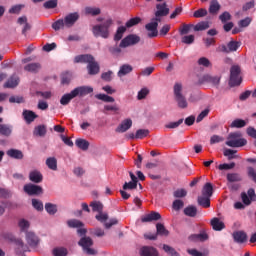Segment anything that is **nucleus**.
Wrapping results in <instances>:
<instances>
[{"label":"nucleus","instance_id":"nucleus-1","mask_svg":"<svg viewBox=\"0 0 256 256\" xmlns=\"http://www.w3.org/2000/svg\"><path fill=\"white\" fill-rule=\"evenodd\" d=\"M113 18L104 20L101 24H96L92 27L94 37H101L102 39H109L111 37V27H113Z\"/></svg>","mask_w":256,"mask_h":256},{"label":"nucleus","instance_id":"nucleus-2","mask_svg":"<svg viewBox=\"0 0 256 256\" xmlns=\"http://www.w3.org/2000/svg\"><path fill=\"white\" fill-rule=\"evenodd\" d=\"M174 101L177 103L179 109H187L189 107L187 98L183 95V85L181 83L174 85Z\"/></svg>","mask_w":256,"mask_h":256},{"label":"nucleus","instance_id":"nucleus-3","mask_svg":"<svg viewBox=\"0 0 256 256\" xmlns=\"http://www.w3.org/2000/svg\"><path fill=\"white\" fill-rule=\"evenodd\" d=\"M243 83V78L241 77V66L233 65L230 68V78L228 81L229 87H239Z\"/></svg>","mask_w":256,"mask_h":256},{"label":"nucleus","instance_id":"nucleus-4","mask_svg":"<svg viewBox=\"0 0 256 256\" xmlns=\"http://www.w3.org/2000/svg\"><path fill=\"white\" fill-rule=\"evenodd\" d=\"M78 245L79 247L82 248L83 253H85L86 255H97V250L92 248L94 245V242L91 237L84 236L80 238V240L78 241Z\"/></svg>","mask_w":256,"mask_h":256},{"label":"nucleus","instance_id":"nucleus-5","mask_svg":"<svg viewBox=\"0 0 256 256\" xmlns=\"http://www.w3.org/2000/svg\"><path fill=\"white\" fill-rule=\"evenodd\" d=\"M239 137H241V133L239 132L230 133L226 145L233 148L245 147L247 145V139Z\"/></svg>","mask_w":256,"mask_h":256},{"label":"nucleus","instance_id":"nucleus-6","mask_svg":"<svg viewBox=\"0 0 256 256\" xmlns=\"http://www.w3.org/2000/svg\"><path fill=\"white\" fill-rule=\"evenodd\" d=\"M25 239L27 245H29L31 249H37V247H39V243H41V239L33 231L26 232Z\"/></svg>","mask_w":256,"mask_h":256},{"label":"nucleus","instance_id":"nucleus-7","mask_svg":"<svg viewBox=\"0 0 256 256\" xmlns=\"http://www.w3.org/2000/svg\"><path fill=\"white\" fill-rule=\"evenodd\" d=\"M140 41H141V37H139L137 34H130L121 40L120 47L125 49V47H131V45H137V43H139Z\"/></svg>","mask_w":256,"mask_h":256},{"label":"nucleus","instance_id":"nucleus-8","mask_svg":"<svg viewBox=\"0 0 256 256\" xmlns=\"http://www.w3.org/2000/svg\"><path fill=\"white\" fill-rule=\"evenodd\" d=\"M24 191L27 195H41L43 194V188L35 184L24 185Z\"/></svg>","mask_w":256,"mask_h":256},{"label":"nucleus","instance_id":"nucleus-9","mask_svg":"<svg viewBox=\"0 0 256 256\" xmlns=\"http://www.w3.org/2000/svg\"><path fill=\"white\" fill-rule=\"evenodd\" d=\"M72 92L74 93V97H85L86 95L93 93V87L79 86L72 90Z\"/></svg>","mask_w":256,"mask_h":256},{"label":"nucleus","instance_id":"nucleus-10","mask_svg":"<svg viewBox=\"0 0 256 256\" xmlns=\"http://www.w3.org/2000/svg\"><path fill=\"white\" fill-rule=\"evenodd\" d=\"M159 27V22H150L145 25L146 31H149L148 37L153 39V37H157L159 35V31L157 28Z\"/></svg>","mask_w":256,"mask_h":256},{"label":"nucleus","instance_id":"nucleus-11","mask_svg":"<svg viewBox=\"0 0 256 256\" xmlns=\"http://www.w3.org/2000/svg\"><path fill=\"white\" fill-rule=\"evenodd\" d=\"M79 12L70 13L65 16L64 23L65 27H73L77 21H79Z\"/></svg>","mask_w":256,"mask_h":256},{"label":"nucleus","instance_id":"nucleus-12","mask_svg":"<svg viewBox=\"0 0 256 256\" xmlns=\"http://www.w3.org/2000/svg\"><path fill=\"white\" fill-rule=\"evenodd\" d=\"M87 71L88 75H98L99 71H101L99 62L95 61V58L87 65Z\"/></svg>","mask_w":256,"mask_h":256},{"label":"nucleus","instance_id":"nucleus-13","mask_svg":"<svg viewBox=\"0 0 256 256\" xmlns=\"http://www.w3.org/2000/svg\"><path fill=\"white\" fill-rule=\"evenodd\" d=\"M161 219V214L156 211H152L141 218L142 223H151V221H159Z\"/></svg>","mask_w":256,"mask_h":256},{"label":"nucleus","instance_id":"nucleus-14","mask_svg":"<svg viewBox=\"0 0 256 256\" xmlns=\"http://www.w3.org/2000/svg\"><path fill=\"white\" fill-rule=\"evenodd\" d=\"M235 243L243 244L247 243V233L245 231H235L232 234Z\"/></svg>","mask_w":256,"mask_h":256},{"label":"nucleus","instance_id":"nucleus-15","mask_svg":"<svg viewBox=\"0 0 256 256\" xmlns=\"http://www.w3.org/2000/svg\"><path fill=\"white\" fill-rule=\"evenodd\" d=\"M157 11L155 12V17H167L169 15V8L167 3L157 4Z\"/></svg>","mask_w":256,"mask_h":256},{"label":"nucleus","instance_id":"nucleus-16","mask_svg":"<svg viewBox=\"0 0 256 256\" xmlns=\"http://www.w3.org/2000/svg\"><path fill=\"white\" fill-rule=\"evenodd\" d=\"M133 126V121L131 119H125L121 122V124L116 128V133H125L129 131Z\"/></svg>","mask_w":256,"mask_h":256},{"label":"nucleus","instance_id":"nucleus-17","mask_svg":"<svg viewBox=\"0 0 256 256\" xmlns=\"http://www.w3.org/2000/svg\"><path fill=\"white\" fill-rule=\"evenodd\" d=\"M22 117L28 125H31V123H33V121H35L39 116L31 110H23Z\"/></svg>","mask_w":256,"mask_h":256},{"label":"nucleus","instance_id":"nucleus-18","mask_svg":"<svg viewBox=\"0 0 256 256\" xmlns=\"http://www.w3.org/2000/svg\"><path fill=\"white\" fill-rule=\"evenodd\" d=\"M94 58L91 54H80L74 57V63H87L89 65Z\"/></svg>","mask_w":256,"mask_h":256},{"label":"nucleus","instance_id":"nucleus-19","mask_svg":"<svg viewBox=\"0 0 256 256\" xmlns=\"http://www.w3.org/2000/svg\"><path fill=\"white\" fill-rule=\"evenodd\" d=\"M140 255L141 256H159V252H157V249L151 246H143L142 248H140Z\"/></svg>","mask_w":256,"mask_h":256},{"label":"nucleus","instance_id":"nucleus-20","mask_svg":"<svg viewBox=\"0 0 256 256\" xmlns=\"http://www.w3.org/2000/svg\"><path fill=\"white\" fill-rule=\"evenodd\" d=\"M0 135L2 137H11L13 135V125L0 124Z\"/></svg>","mask_w":256,"mask_h":256},{"label":"nucleus","instance_id":"nucleus-21","mask_svg":"<svg viewBox=\"0 0 256 256\" xmlns=\"http://www.w3.org/2000/svg\"><path fill=\"white\" fill-rule=\"evenodd\" d=\"M29 179L32 183H42L43 182V174L39 170H32L29 173Z\"/></svg>","mask_w":256,"mask_h":256},{"label":"nucleus","instance_id":"nucleus-22","mask_svg":"<svg viewBox=\"0 0 256 256\" xmlns=\"http://www.w3.org/2000/svg\"><path fill=\"white\" fill-rule=\"evenodd\" d=\"M19 85V78L17 75H12L4 84L5 89H15Z\"/></svg>","mask_w":256,"mask_h":256},{"label":"nucleus","instance_id":"nucleus-23","mask_svg":"<svg viewBox=\"0 0 256 256\" xmlns=\"http://www.w3.org/2000/svg\"><path fill=\"white\" fill-rule=\"evenodd\" d=\"M24 71H28V73H39V71H41V63H29L26 66H24Z\"/></svg>","mask_w":256,"mask_h":256},{"label":"nucleus","instance_id":"nucleus-24","mask_svg":"<svg viewBox=\"0 0 256 256\" xmlns=\"http://www.w3.org/2000/svg\"><path fill=\"white\" fill-rule=\"evenodd\" d=\"M210 223L214 231H223L225 229V223L217 217L213 218Z\"/></svg>","mask_w":256,"mask_h":256},{"label":"nucleus","instance_id":"nucleus-25","mask_svg":"<svg viewBox=\"0 0 256 256\" xmlns=\"http://www.w3.org/2000/svg\"><path fill=\"white\" fill-rule=\"evenodd\" d=\"M208 11L210 15H217L219 11H221V4H219V1L211 0Z\"/></svg>","mask_w":256,"mask_h":256},{"label":"nucleus","instance_id":"nucleus-26","mask_svg":"<svg viewBox=\"0 0 256 256\" xmlns=\"http://www.w3.org/2000/svg\"><path fill=\"white\" fill-rule=\"evenodd\" d=\"M226 179L228 183H241V181H243V177L237 172L228 173Z\"/></svg>","mask_w":256,"mask_h":256},{"label":"nucleus","instance_id":"nucleus-27","mask_svg":"<svg viewBox=\"0 0 256 256\" xmlns=\"http://www.w3.org/2000/svg\"><path fill=\"white\" fill-rule=\"evenodd\" d=\"M18 227L22 233L26 234L28 232L29 228L31 227V223L27 219L21 218L18 221Z\"/></svg>","mask_w":256,"mask_h":256},{"label":"nucleus","instance_id":"nucleus-28","mask_svg":"<svg viewBox=\"0 0 256 256\" xmlns=\"http://www.w3.org/2000/svg\"><path fill=\"white\" fill-rule=\"evenodd\" d=\"M133 71V66L129 64H124L120 67V70L118 71L117 75L118 77H125V75H129Z\"/></svg>","mask_w":256,"mask_h":256},{"label":"nucleus","instance_id":"nucleus-29","mask_svg":"<svg viewBox=\"0 0 256 256\" xmlns=\"http://www.w3.org/2000/svg\"><path fill=\"white\" fill-rule=\"evenodd\" d=\"M6 155H8V157H11V159H23V152L21 150H17V149H10L6 152Z\"/></svg>","mask_w":256,"mask_h":256},{"label":"nucleus","instance_id":"nucleus-30","mask_svg":"<svg viewBox=\"0 0 256 256\" xmlns=\"http://www.w3.org/2000/svg\"><path fill=\"white\" fill-rule=\"evenodd\" d=\"M143 19L139 16L130 18L126 23H125V27L126 29H131V27H135L137 25H139V23H142Z\"/></svg>","mask_w":256,"mask_h":256},{"label":"nucleus","instance_id":"nucleus-31","mask_svg":"<svg viewBox=\"0 0 256 256\" xmlns=\"http://www.w3.org/2000/svg\"><path fill=\"white\" fill-rule=\"evenodd\" d=\"M198 205L204 207V209L211 207V198L209 196H199Z\"/></svg>","mask_w":256,"mask_h":256},{"label":"nucleus","instance_id":"nucleus-32","mask_svg":"<svg viewBox=\"0 0 256 256\" xmlns=\"http://www.w3.org/2000/svg\"><path fill=\"white\" fill-rule=\"evenodd\" d=\"M207 239H209V235H207V233L202 232L200 234H192L191 236H189V240L190 241H207Z\"/></svg>","mask_w":256,"mask_h":256},{"label":"nucleus","instance_id":"nucleus-33","mask_svg":"<svg viewBox=\"0 0 256 256\" xmlns=\"http://www.w3.org/2000/svg\"><path fill=\"white\" fill-rule=\"evenodd\" d=\"M75 145L82 151H87V149H89V141L82 138L76 139Z\"/></svg>","mask_w":256,"mask_h":256},{"label":"nucleus","instance_id":"nucleus-34","mask_svg":"<svg viewBox=\"0 0 256 256\" xmlns=\"http://www.w3.org/2000/svg\"><path fill=\"white\" fill-rule=\"evenodd\" d=\"M156 235H160L161 237L169 236V230L165 229V225L161 223L156 224Z\"/></svg>","mask_w":256,"mask_h":256},{"label":"nucleus","instance_id":"nucleus-35","mask_svg":"<svg viewBox=\"0 0 256 256\" xmlns=\"http://www.w3.org/2000/svg\"><path fill=\"white\" fill-rule=\"evenodd\" d=\"M95 98L99 101H103L104 103H115V98L113 96H109L107 94H96Z\"/></svg>","mask_w":256,"mask_h":256},{"label":"nucleus","instance_id":"nucleus-36","mask_svg":"<svg viewBox=\"0 0 256 256\" xmlns=\"http://www.w3.org/2000/svg\"><path fill=\"white\" fill-rule=\"evenodd\" d=\"M33 133L36 137H45L47 135V127L45 125L36 126Z\"/></svg>","mask_w":256,"mask_h":256},{"label":"nucleus","instance_id":"nucleus-37","mask_svg":"<svg viewBox=\"0 0 256 256\" xmlns=\"http://www.w3.org/2000/svg\"><path fill=\"white\" fill-rule=\"evenodd\" d=\"M72 99H75L73 90L68 94H64L60 99V103L61 105H69Z\"/></svg>","mask_w":256,"mask_h":256},{"label":"nucleus","instance_id":"nucleus-38","mask_svg":"<svg viewBox=\"0 0 256 256\" xmlns=\"http://www.w3.org/2000/svg\"><path fill=\"white\" fill-rule=\"evenodd\" d=\"M68 227L71 229H79L81 227H85V224L77 219H70L67 221Z\"/></svg>","mask_w":256,"mask_h":256},{"label":"nucleus","instance_id":"nucleus-39","mask_svg":"<svg viewBox=\"0 0 256 256\" xmlns=\"http://www.w3.org/2000/svg\"><path fill=\"white\" fill-rule=\"evenodd\" d=\"M213 195V184L206 183L202 189V196L204 197H210Z\"/></svg>","mask_w":256,"mask_h":256},{"label":"nucleus","instance_id":"nucleus-40","mask_svg":"<svg viewBox=\"0 0 256 256\" xmlns=\"http://www.w3.org/2000/svg\"><path fill=\"white\" fill-rule=\"evenodd\" d=\"M125 31H127L126 26H119L114 35V41H121L123 39V35H124Z\"/></svg>","mask_w":256,"mask_h":256},{"label":"nucleus","instance_id":"nucleus-41","mask_svg":"<svg viewBox=\"0 0 256 256\" xmlns=\"http://www.w3.org/2000/svg\"><path fill=\"white\" fill-rule=\"evenodd\" d=\"M204 80L207 81V83H211L212 85H219L221 83V77L219 76H211V75H206L204 76Z\"/></svg>","mask_w":256,"mask_h":256},{"label":"nucleus","instance_id":"nucleus-42","mask_svg":"<svg viewBox=\"0 0 256 256\" xmlns=\"http://www.w3.org/2000/svg\"><path fill=\"white\" fill-rule=\"evenodd\" d=\"M247 125V122L243 119H235L232 121L230 127L235 128V129H243Z\"/></svg>","mask_w":256,"mask_h":256},{"label":"nucleus","instance_id":"nucleus-43","mask_svg":"<svg viewBox=\"0 0 256 256\" xmlns=\"http://www.w3.org/2000/svg\"><path fill=\"white\" fill-rule=\"evenodd\" d=\"M46 165L51 171H57V158L50 157L46 159Z\"/></svg>","mask_w":256,"mask_h":256},{"label":"nucleus","instance_id":"nucleus-44","mask_svg":"<svg viewBox=\"0 0 256 256\" xmlns=\"http://www.w3.org/2000/svg\"><path fill=\"white\" fill-rule=\"evenodd\" d=\"M184 215L187 217H197V207L188 206L184 209Z\"/></svg>","mask_w":256,"mask_h":256},{"label":"nucleus","instance_id":"nucleus-45","mask_svg":"<svg viewBox=\"0 0 256 256\" xmlns=\"http://www.w3.org/2000/svg\"><path fill=\"white\" fill-rule=\"evenodd\" d=\"M227 45H228L229 53H233V52L237 51V49H239V47H241V42L231 40L230 42H228Z\"/></svg>","mask_w":256,"mask_h":256},{"label":"nucleus","instance_id":"nucleus-46","mask_svg":"<svg viewBox=\"0 0 256 256\" xmlns=\"http://www.w3.org/2000/svg\"><path fill=\"white\" fill-rule=\"evenodd\" d=\"M85 13L86 15H92V17H97V15H101V9L95 7H86Z\"/></svg>","mask_w":256,"mask_h":256},{"label":"nucleus","instance_id":"nucleus-47","mask_svg":"<svg viewBox=\"0 0 256 256\" xmlns=\"http://www.w3.org/2000/svg\"><path fill=\"white\" fill-rule=\"evenodd\" d=\"M45 210L48 215H55V213H57V205L53 203H46Z\"/></svg>","mask_w":256,"mask_h":256},{"label":"nucleus","instance_id":"nucleus-48","mask_svg":"<svg viewBox=\"0 0 256 256\" xmlns=\"http://www.w3.org/2000/svg\"><path fill=\"white\" fill-rule=\"evenodd\" d=\"M191 29H195V25L193 24H183L182 27L179 29L180 35H187Z\"/></svg>","mask_w":256,"mask_h":256},{"label":"nucleus","instance_id":"nucleus-49","mask_svg":"<svg viewBox=\"0 0 256 256\" xmlns=\"http://www.w3.org/2000/svg\"><path fill=\"white\" fill-rule=\"evenodd\" d=\"M187 252L191 256H209V250L199 252L197 249H188Z\"/></svg>","mask_w":256,"mask_h":256},{"label":"nucleus","instance_id":"nucleus-50","mask_svg":"<svg viewBox=\"0 0 256 256\" xmlns=\"http://www.w3.org/2000/svg\"><path fill=\"white\" fill-rule=\"evenodd\" d=\"M92 211L97 213H103V204L101 202L94 201L90 204Z\"/></svg>","mask_w":256,"mask_h":256},{"label":"nucleus","instance_id":"nucleus-51","mask_svg":"<svg viewBox=\"0 0 256 256\" xmlns=\"http://www.w3.org/2000/svg\"><path fill=\"white\" fill-rule=\"evenodd\" d=\"M252 21H253V19L251 17H246L238 22V26L240 27V29L249 27V25H251Z\"/></svg>","mask_w":256,"mask_h":256},{"label":"nucleus","instance_id":"nucleus-52","mask_svg":"<svg viewBox=\"0 0 256 256\" xmlns=\"http://www.w3.org/2000/svg\"><path fill=\"white\" fill-rule=\"evenodd\" d=\"M195 19H201V17H207V9L200 8L193 13Z\"/></svg>","mask_w":256,"mask_h":256},{"label":"nucleus","instance_id":"nucleus-53","mask_svg":"<svg viewBox=\"0 0 256 256\" xmlns=\"http://www.w3.org/2000/svg\"><path fill=\"white\" fill-rule=\"evenodd\" d=\"M163 250L165 251V253H168V255L179 256V252L175 251L173 247H171L167 244L163 245Z\"/></svg>","mask_w":256,"mask_h":256},{"label":"nucleus","instance_id":"nucleus-54","mask_svg":"<svg viewBox=\"0 0 256 256\" xmlns=\"http://www.w3.org/2000/svg\"><path fill=\"white\" fill-rule=\"evenodd\" d=\"M235 153H237V150L226 148L223 155L224 157H228V160L231 161V159H235Z\"/></svg>","mask_w":256,"mask_h":256},{"label":"nucleus","instance_id":"nucleus-55","mask_svg":"<svg viewBox=\"0 0 256 256\" xmlns=\"http://www.w3.org/2000/svg\"><path fill=\"white\" fill-rule=\"evenodd\" d=\"M219 171H230V169H235V162H231L230 164L224 163L218 166Z\"/></svg>","mask_w":256,"mask_h":256},{"label":"nucleus","instance_id":"nucleus-56","mask_svg":"<svg viewBox=\"0 0 256 256\" xmlns=\"http://www.w3.org/2000/svg\"><path fill=\"white\" fill-rule=\"evenodd\" d=\"M209 29V22H200L194 26V31H205Z\"/></svg>","mask_w":256,"mask_h":256},{"label":"nucleus","instance_id":"nucleus-57","mask_svg":"<svg viewBox=\"0 0 256 256\" xmlns=\"http://www.w3.org/2000/svg\"><path fill=\"white\" fill-rule=\"evenodd\" d=\"M149 135L148 129H139L136 131V139H145Z\"/></svg>","mask_w":256,"mask_h":256},{"label":"nucleus","instance_id":"nucleus-58","mask_svg":"<svg viewBox=\"0 0 256 256\" xmlns=\"http://www.w3.org/2000/svg\"><path fill=\"white\" fill-rule=\"evenodd\" d=\"M16 245L20 251L27 253L29 251V246L23 242V240H16Z\"/></svg>","mask_w":256,"mask_h":256},{"label":"nucleus","instance_id":"nucleus-59","mask_svg":"<svg viewBox=\"0 0 256 256\" xmlns=\"http://www.w3.org/2000/svg\"><path fill=\"white\" fill-rule=\"evenodd\" d=\"M64 25H65V20L59 19L52 24V29H54V31H59L60 29H63Z\"/></svg>","mask_w":256,"mask_h":256},{"label":"nucleus","instance_id":"nucleus-60","mask_svg":"<svg viewBox=\"0 0 256 256\" xmlns=\"http://www.w3.org/2000/svg\"><path fill=\"white\" fill-rule=\"evenodd\" d=\"M32 206L36 211H43V202H41V200L32 199Z\"/></svg>","mask_w":256,"mask_h":256},{"label":"nucleus","instance_id":"nucleus-61","mask_svg":"<svg viewBox=\"0 0 256 256\" xmlns=\"http://www.w3.org/2000/svg\"><path fill=\"white\" fill-rule=\"evenodd\" d=\"M247 175H248V177H249L250 179H252V181H253L254 183H256V171H255V168L249 166V167L247 168Z\"/></svg>","mask_w":256,"mask_h":256},{"label":"nucleus","instance_id":"nucleus-62","mask_svg":"<svg viewBox=\"0 0 256 256\" xmlns=\"http://www.w3.org/2000/svg\"><path fill=\"white\" fill-rule=\"evenodd\" d=\"M149 95V90L147 88H142L137 95V99L138 101H141L143 99H145V97H147Z\"/></svg>","mask_w":256,"mask_h":256},{"label":"nucleus","instance_id":"nucleus-63","mask_svg":"<svg viewBox=\"0 0 256 256\" xmlns=\"http://www.w3.org/2000/svg\"><path fill=\"white\" fill-rule=\"evenodd\" d=\"M43 6L45 9H55V7H57V0H48Z\"/></svg>","mask_w":256,"mask_h":256},{"label":"nucleus","instance_id":"nucleus-64","mask_svg":"<svg viewBox=\"0 0 256 256\" xmlns=\"http://www.w3.org/2000/svg\"><path fill=\"white\" fill-rule=\"evenodd\" d=\"M54 256H67V249L65 248H55L53 250Z\"/></svg>","mask_w":256,"mask_h":256}]
</instances>
